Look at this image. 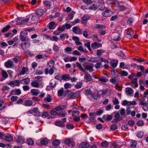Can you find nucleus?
<instances>
[{"instance_id": "5fc2aeb1", "label": "nucleus", "mask_w": 148, "mask_h": 148, "mask_svg": "<svg viewBox=\"0 0 148 148\" xmlns=\"http://www.w3.org/2000/svg\"><path fill=\"white\" fill-rule=\"evenodd\" d=\"M32 111L34 112V113H36L37 114L38 113V116H39L41 115V113L38 111V108H33L32 109Z\"/></svg>"}, {"instance_id": "b1692460", "label": "nucleus", "mask_w": 148, "mask_h": 148, "mask_svg": "<svg viewBox=\"0 0 148 148\" xmlns=\"http://www.w3.org/2000/svg\"><path fill=\"white\" fill-rule=\"evenodd\" d=\"M31 92L33 95L37 96L40 92V91L38 89H33L31 90Z\"/></svg>"}, {"instance_id": "f8f14e48", "label": "nucleus", "mask_w": 148, "mask_h": 148, "mask_svg": "<svg viewBox=\"0 0 148 148\" xmlns=\"http://www.w3.org/2000/svg\"><path fill=\"white\" fill-rule=\"evenodd\" d=\"M51 113L52 115H55L56 114H57L60 116L61 117H63L66 114L65 113L63 112L62 113H61V112L58 113L55 111L54 110H51Z\"/></svg>"}, {"instance_id": "338daca9", "label": "nucleus", "mask_w": 148, "mask_h": 148, "mask_svg": "<svg viewBox=\"0 0 148 148\" xmlns=\"http://www.w3.org/2000/svg\"><path fill=\"white\" fill-rule=\"evenodd\" d=\"M65 25H63L62 27H59L58 28V30L62 32H63L65 30Z\"/></svg>"}, {"instance_id": "0eeeda50", "label": "nucleus", "mask_w": 148, "mask_h": 148, "mask_svg": "<svg viewBox=\"0 0 148 148\" xmlns=\"http://www.w3.org/2000/svg\"><path fill=\"white\" fill-rule=\"evenodd\" d=\"M25 42L21 43V48L23 50L25 49L29 48L30 46V43L29 40Z\"/></svg>"}, {"instance_id": "4be33fe9", "label": "nucleus", "mask_w": 148, "mask_h": 148, "mask_svg": "<svg viewBox=\"0 0 148 148\" xmlns=\"http://www.w3.org/2000/svg\"><path fill=\"white\" fill-rule=\"evenodd\" d=\"M29 19V18L28 17H26L25 18H21L19 20V21L21 24H25L28 22Z\"/></svg>"}, {"instance_id": "6e6d98bb", "label": "nucleus", "mask_w": 148, "mask_h": 148, "mask_svg": "<svg viewBox=\"0 0 148 148\" xmlns=\"http://www.w3.org/2000/svg\"><path fill=\"white\" fill-rule=\"evenodd\" d=\"M27 144L30 145H32L34 144V141L31 138H29L27 140Z\"/></svg>"}, {"instance_id": "7ed1b4c3", "label": "nucleus", "mask_w": 148, "mask_h": 148, "mask_svg": "<svg viewBox=\"0 0 148 148\" xmlns=\"http://www.w3.org/2000/svg\"><path fill=\"white\" fill-rule=\"evenodd\" d=\"M4 66L7 68H12L14 66V64L12 61L8 59L4 64Z\"/></svg>"}, {"instance_id": "5701e85b", "label": "nucleus", "mask_w": 148, "mask_h": 148, "mask_svg": "<svg viewBox=\"0 0 148 148\" xmlns=\"http://www.w3.org/2000/svg\"><path fill=\"white\" fill-rule=\"evenodd\" d=\"M118 63V61L117 60H113L110 62V65L113 68L116 67Z\"/></svg>"}, {"instance_id": "f03ea898", "label": "nucleus", "mask_w": 148, "mask_h": 148, "mask_svg": "<svg viewBox=\"0 0 148 148\" xmlns=\"http://www.w3.org/2000/svg\"><path fill=\"white\" fill-rule=\"evenodd\" d=\"M93 64L92 63L85 62L83 64V66L86 70L90 72H92L93 71Z\"/></svg>"}, {"instance_id": "8fccbe9b", "label": "nucleus", "mask_w": 148, "mask_h": 148, "mask_svg": "<svg viewBox=\"0 0 148 148\" xmlns=\"http://www.w3.org/2000/svg\"><path fill=\"white\" fill-rule=\"evenodd\" d=\"M36 14L39 16H42L43 14V10H42L38 9L36 12Z\"/></svg>"}, {"instance_id": "473e14b6", "label": "nucleus", "mask_w": 148, "mask_h": 148, "mask_svg": "<svg viewBox=\"0 0 148 148\" xmlns=\"http://www.w3.org/2000/svg\"><path fill=\"white\" fill-rule=\"evenodd\" d=\"M76 66L78 68L79 70L84 73L85 72V70H84L82 67L81 66V64L79 63L78 62H77L76 63Z\"/></svg>"}, {"instance_id": "49530a36", "label": "nucleus", "mask_w": 148, "mask_h": 148, "mask_svg": "<svg viewBox=\"0 0 148 148\" xmlns=\"http://www.w3.org/2000/svg\"><path fill=\"white\" fill-rule=\"evenodd\" d=\"M1 75L3 77L5 78H6L8 77V74L6 71L4 70L1 71Z\"/></svg>"}, {"instance_id": "9b49d317", "label": "nucleus", "mask_w": 148, "mask_h": 148, "mask_svg": "<svg viewBox=\"0 0 148 148\" xmlns=\"http://www.w3.org/2000/svg\"><path fill=\"white\" fill-rule=\"evenodd\" d=\"M125 92L127 95L130 96L133 94L134 91L132 88L127 87L125 89Z\"/></svg>"}, {"instance_id": "f704fd0d", "label": "nucleus", "mask_w": 148, "mask_h": 148, "mask_svg": "<svg viewBox=\"0 0 148 148\" xmlns=\"http://www.w3.org/2000/svg\"><path fill=\"white\" fill-rule=\"evenodd\" d=\"M80 146L84 148H87L89 146L90 144L87 142H83L81 143Z\"/></svg>"}, {"instance_id": "864d4df0", "label": "nucleus", "mask_w": 148, "mask_h": 148, "mask_svg": "<svg viewBox=\"0 0 148 148\" xmlns=\"http://www.w3.org/2000/svg\"><path fill=\"white\" fill-rule=\"evenodd\" d=\"M121 76H126L128 75L127 72L125 71H121L120 73Z\"/></svg>"}, {"instance_id": "4c0bfd02", "label": "nucleus", "mask_w": 148, "mask_h": 148, "mask_svg": "<svg viewBox=\"0 0 148 148\" xmlns=\"http://www.w3.org/2000/svg\"><path fill=\"white\" fill-rule=\"evenodd\" d=\"M43 3L46 6L49 7V8L51 5L50 1H49L45 0L43 1Z\"/></svg>"}, {"instance_id": "c85d7f7f", "label": "nucleus", "mask_w": 148, "mask_h": 148, "mask_svg": "<svg viewBox=\"0 0 148 148\" xmlns=\"http://www.w3.org/2000/svg\"><path fill=\"white\" fill-rule=\"evenodd\" d=\"M30 79L29 78L24 79L20 81V83L23 84H27L29 83Z\"/></svg>"}, {"instance_id": "c756f323", "label": "nucleus", "mask_w": 148, "mask_h": 148, "mask_svg": "<svg viewBox=\"0 0 148 148\" xmlns=\"http://www.w3.org/2000/svg\"><path fill=\"white\" fill-rule=\"evenodd\" d=\"M45 71L46 74L49 73L50 75H52L54 71L52 69H51L49 70V69L47 68L45 69Z\"/></svg>"}, {"instance_id": "052dcab7", "label": "nucleus", "mask_w": 148, "mask_h": 148, "mask_svg": "<svg viewBox=\"0 0 148 148\" xmlns=\"http://www.w3.org/2000/svg\"><path fill=\"white\" fill-rule=\"evenodd\" d=\"M72 87V85L68 83H66L64 85V87L65 89L71 88Z\"/></svg>"}, {"instance_id": "bf43d9fd", "label": "nucleus", "mask_w": 148, "mask_h": 148, "mask_svg": "<svg viewBox=\"0 0 148 148\" xmlns=\"http://www.w3.org/2000/svg\"><path fill=\"white\" fill-rule=\"evenodd\" d=\"M101 145L103 147H107L109 145L108 143L106 141H105L102 142L101 144Z\"/></svg>"}, {"instance_id": "a878e982", "label": "nucleus", "mask_w": 148, "mask_h": 148, "mask_svg": "<svg viewBox=\"0 0 148 148\" xmlns=\"http://www.w3.org/2000/svg\"><path fill=\"white\" fill-rule=\"evenodd\" d=\"M112 117V116L111 115H104L103 116V118L105 120L109 121L111 120Z\"/></svg>"}, {"instance_id": "bb28decb", "label": "nucleus", "mask_w": 148, "mask_h": 148, "mask_svg": "<svg viewBox=\"0 0 148 148\" xmlns=\"http://www.w3.org/2000/svg\"><path fill=\"white\" fill-rule=\"evenodd\" d=\"M111 73L112 75H114L116 77H117L119 76L118 71L114 69H113L111 70Z\"/></svg>"}, {"instance_id": "6ab92c4d", "label": "nucleus", "mask_w": 148, "mask_h": 148, "mask_svg": "<svg viewBox=\"0 0 148 148\" xmlns=\"http://www.w3.org/2000/svg\"><path fill=\"white\" fill-rule=\"evenodd\" d=\"M114 117L116 119L112 121L113 122H118L122 119V118L120 117V115L118 113H116Z\"/></svg>"}, {"instance_id": "c03bdc74", "label": "nucleus", "mask_w": 148, "mask_h": 148, "mask_svg": "<svg viewBox=\"0 0 148 148\" xmlns=\"http://www.w3.org/2000/svg\"><path fill=\"white\" fill-rule=\"evenodd\" d=\"M82 83L81 82H80L77 84L75 86V87L77 89H80L83 86Z\"/></svg>"}, {"instance_id": "9d476101", "label": "nucleus", "mask_w": 148, "mask_h": 148, "mask_svg": "<svg viewBox=\"0 0 148 148\" xmlns=\"http://www.w3.org/2000/svg\"><path fill=\"white\" fill-rule=\"evenodd\" d=\"M102 44L100 43H98L97 42L92 43L91 45V47L94 49H95L102 47Z\"/></svg>"}, {"instance_id": "79ce46f5", "label": "nucleus", "mask_w": 148, "mask_h": 148, "mask_svg": "<svg viewBox=\"0 0 148 148\" xmlns=\"http://www.w3.org/2000/svg\"><path fill=\"white\" fill-rule=\"evenodd\" d=\"M44 101H46L48 102H50L51 101V97L50 95H48L47 97L44 99Z\"/></svg>"}, {"instance_id": "cd10ccee", "label": "nucleus", "mask_w": 148, "mask_h": 148, "mask_svg": "<svg viewBox=\"0 0 148 148\" xmlns=\"http://www.w3.org/2000/svg\"><path fill=\"white\" fill-rule=\"evenodd\" d=\"M24 138L21 136H19L16 139L17 142L19 143H23L25 141Z\"/></svg>"}, {"instance_id": "0e129e2a", "label": "nucleus", "mask_w": 148, "mask_h": 148, "mask_svg": "<svg viewBox=\"0 0 148 148\" xmlns=\"http://www.w3.org/2000/svg\"><path fill=\"white\" fill-rule=\"evenodd\" d=\"M131 147H136V141L135 140H133L131 142Z\"/></svg>"}, {"instance_id": "aec40b11", "label": "nucleus", "mask_w": 148, "mask_h": 148, "mask_svg": "<svg viewBox=\"0 0 148 148\" xmlns=\"http://www.w3.org/2000/svg\"><path fill=\"white\" fill-rule=\"evenodd\" d=\"M40 143L42 145H46L48 143V140L46 138H42L40 139Z\"/></svg>"}, {"instance_id": "72a5a7b5", "label": "nucleus", "mask_w": 148, "mask_h": 148, "mask_svg": "<svg viewBox=\"0 0 148 148\" xmlns=\"http://www.w3.org/2000/svg\"><path fill=\"white\" fill-rule=\"evenodd\" d=\"M113 39L116 41H120L121 39L120 34L119 33H116L113 37Z\"/></svg>"}, {"instance_id": "393cba45", "label": "nucleus", "mask_w": 148, "mask_h": 148, "mask_svg": "<svg viewBox=\"0 0 148 148\" xmlns=\"http://www.w3.org/2000/svg\"><path fill=\"white\" fill-rule=\"evenodd\" d=\"M33 101L29 100H26L23 104L24 106H29L32 105Z\"/></svg>"}, {"instance_id": "ea45409f", "label": "nucleus", "mask_w": 148, "mask_h": 148, "mask_svg": "<svg viewBox=\"0 0 148 148\" xmlns=\"http://www.w3.org/2000/svg\"><path fill=\"white\" fill-rule=\"evenodd\" d=\"M49 40L57 42L59 39V38L55 36H50L49 38Z\"/></svg>"}, {"instance_id": "09e8293b", "label": "nucleus", "mask_w": 148, "mask_h": 148, "mask_svg": "<svg viewBox=\"0 0 148 148\" xmlns=\"http://www.w3.org/2000/svg\"><path fill=\"white\" fill-rule=\"evenodd\" d=\"M136 136L139 138H142L144 135V133L141 131L137 132L136 134Z\"/></svg>"}, {"instance_id": "4d7b16f0", "label": "nucleus", "mask_w": 148, "mask_h": 148, "mask_svg": "<svg viewBox=\"0 0 148 148\" xmlns=\"http://www.w3.org/2000/svg\"><path fill=\"white\" fill-rule=\"evenodd\" d=\"M12 60H13L15 63H18L20 60V57H18V58L14 57L12 58Z\"/></svg>"}, {"instance_id": "37998d69", "label": "nucleus", "mask_w": 148, "mask_h": 148, "mask_svg": "<svg viewBox=\"0 0 148 148\" xmlns=\"http://www.w3.org/2000/svg\"><path fill=\"white\" fill-rule=\"evenodd\" d=\"M28 69L27 68L25 67H23L22 70L20 73V75H23L25 74V72L28 71Z\"/></svg>"}, {"instance_id": "2f4dec72", "label": "nucleus", "mask_w": 148, "mask_h": 148, "mask_svg": "<svg viewBox=\"0 0 148 148\" xmlns=\"http://www.w3.org/2000/svg\"><path fill=\"white\" fill-rule=\"evenodd\" d=\"M98 7V6L97 4V3H93L90 7L89 8V9L90 10H95L97 9Z\"/></svg>"}, {"instance_id": "603ef678", "label": "nucleus", "mask_w": 148, "mask_h": 148, "mask_svg": "<svg viewBox=\"0 0 148 148\" xmlns=\"http://www.w3.org/2000/svg\"><path fill=\"white\" fill-rule=\"evenodd\" d=\"M31 85L34 87L38 88L39 87V84L36 82H33L31 83Z\"/></svg>"}, {"instance_id": "dca6fc26", "label": "nucleus", "mask_w": 148, "mask_h": 148, "mask_svg": "<svg viewBox=\"0 0 148 148\" xmlns=\"http://www.w3.org/2000/svg\"><path fill=\"white\" fill-rule=\"evenodd\" d=\"M134 33V32L130 29H128L127 30V34L126 35V37L128 38H131Z\"/></svg>"}, {"instance_id": "774afa93", "label": "nucleus", "mask_w": 148, "mask_h": 148, "mask_svg": "<svg viewBox=\"0 0 148 148\" xmlns=\"http://www.w3.org/2000/svg\"><path fill=\"white\" fill-rule=\"evenodd\" d=\"M144 124V123L143 121L140 120L137 123V125L139 126H143Z\"/></svg>"}, {"instance_id": "f3484780", "label": "nucleus", "mask_w": 148, "mask_h": 148, "mask_svg": "<svg viewBox=\"0 0 148 148\" xmlns=\"http://www.w3.org/2000/svg\"><path fill=\"white\" fill-rule=\"evenodd\" d=\"M72 39L75 41V44L77 45H80L82 44V43L79 41V39L78 37L73 36L72 37Z\"/></svg>"}, {"instance_id": "a19ab883", "label": "nucleus", "mask_w": 148, "mask_h": 148, "mask_svg": "<svg viewBox=\"0 0 148 148\" xmlns=\"http://www.w3.org/2000/svg\"><path fill=\"white\" fill-rule=\"evenodd\" d=\"M52 143L54 146H57L60 144V142L58 140L55 139L52 142Z\"/></svg>"}, {"instance_id": "2eb2a0df", "label": "nucleus", "mask_w": 148, "mask_h": 148, "mask_svg": "<svg viewBox=\"0 0 148 148\" xmlns=\"http://www.w3.org/2000/svg\"><path fill=\"white\" fill-rule=\"evenodd\" d=\"M97 4H98V6H99V7H100L99 9L101 10H103L105 8L104 2L103 0H99Z\"/></svg>"}, {"instance_id": "e433bc0d", "label": "nucleus", "mask_w": 148, "mask_h": 148, "mask_svg": "<svg viewBox=\"0 0 148 148\" xmlns=\"http://www.w3.org/2000/svg\"><path fill=\"white\" fill-rule=\"evenodd\" d=\"M98 80L99 81H100L101 82H107L108 79H107L106 78H105L104 76H102L100 77L99 79Z\"/></svg>"}, {"instance_id": "ddd939ff", "label": "nucleus", "mask_w": 148, "mask_h": 148, "mask_svg": "<svg viewBox=\"0 0 148 148\" xmlns=\"http://www.w3.org/2000/svg\"><path fill=\"white\" fill-rule=\"evenodd\" d=\"M13 139V136L12 135L7 134H6L4 139V140L8 142H11Z\"/></svg>"}, {"instance_id": "c9c22d12", "label": "nucleus", "mask_w": 148, "mask_h": 148, "mask_svg": "<svg viewBox=\"0 0 148 148\" xmlns=\"http://www.w3.org/2000/svg\"><path fill=\"white\" fill-rule=\"evenodd\" d=\"M48 64L49 68H53L55 64V62L54 60H50L48 62Z\"/></svg>"}, {"instance_id": "4468645a", "label": "nucleus", "mask_w": 148, "mask_h": 148, "mask_svg": "<svg viewBox=\"0 0 148 148\" xmlns=\"http://www.w3.org/2000/svg\"><path fill=\"white\" fill-rule=\"evenodd\" d=\"M90 16L88 14H85L82 18V23L85 24L87 22V20L90 19Z\"/></svg>"}, {"instance_id": "58836bf2", "label": "nucleus", "mask_w": 148, "mask_h": 148, "mask_svg": "<svg viewBox=\"0 0 148 148\" xmlns=\"http://www.w3.org/2000/svg\"><path fill=\"white\" fill-rule=\"evenodd\" d=\"M66 107L64 105L59 106L56 108V110L57 111L62 110L66 108Z\"/></svg>"}, {"instance_id": "13d9d810", "label": "nucleus", "mask_w": 148, "mask_h": 148, "mask_svg": "<svg viewBox=\"0 0 148 148\" xmlns=\"http://www.w3.org/2000/svg\"><path fill=\"white\" fill-rule=\"evenodd\" d=\"M66 36V38H68V36L67 35V34L66 33L64 34H61L60 35V38L63 39L64 40L65 39V37Z\"/></svg>"}, {"instance_id": "69168bd1", "label": "nucleus", "mask_w": 148, "mask_h": 148, "mask_svg": "<svg viewBox=\"0 0 148 148\" xmlns=\"http://www.w3.org/2000/svg\"><path fill=\"white\" fill-rule=\"evenodd\" d=\"M112 101L114 105L117 104L119 103L118 99L116 98H114L112 100Z\"/></svg>"}, {"instance_id": "20e7f679", "label": "nucleus", "mask_w": 148, "mask_h": 148, "mask_svg": "<svg viewBox=\"0 0 148 148\" xmlns=\"http://www.w3.org/2000/svg\"><path fill=\"white\" fill-rule=\"evenodd\" d=\"M72 31L76 34L81 35L82 33L83 30L77 26H76L73 28Z\"/></svg>"}, {"instance_id": "3c124183", "label": "nucleus", "mask_w": 148, "mask_h": 148, "mask_svg": "<svg viewBox=\"0 0 148 148\" xmlns=\"http://www.w3.org/2000/svg\"><path fill=\"white\" fill-rule=\"evenodd\" d=\"M120 114L122 116H125L126 115L125 114V109L121 108L120 110Z\"/></svg>"}, {"instance_id": "a18cd8bd", "label": "nucleus", "mask_w": 148, "mask_h": 148, "mask_svg": "<svg viewBox=\"0 0 148 148\" xmlns=\"http://www.w3.org/2000/svg\"><path fill=\"white\" fill-rule=\"evenodd\" d=\"M55 124L56 126L62 127L63 126L64 123L62 121H59L56 122Z\"/></svg>"}, {"instance_id": "39448f33", "label": "nucleus", "mask_w": 148, "mask_h": 148, "mask_svg": "<svg viewBox=\"0 0 148 148\" xmlns=\"http://www.w3.org/2000/svg\"><path fill=\"white\" fill-rule=\"evenodd\" d=\"M112 14V12L108 10L107 8H106V10L102 13V15L105 17L110 16Z\"/></svg>"}, {"instance_id": "e2e57ef3", "label": "nucleus", "mask_w": 148, "mask_h": 148, "mask_svg": "<svg viewBox=\"0 0 148 148\" xmlns=\"http://www.w3.org/2000/svg\"><path fill=\"white\" fill-rule=\"evenodd\" d=\"M62 78L63 80H66L68 79H70L69 75L66 74L62 75Z\"/></svg>"}, {"instance_id": "412c9836", "label": "nucleus", "mask_w": 148, "mask_h": 148, "mask_svg": "<svg viewBox=\"0 0 148 148\" xmlns=\"http://www.w3.org/2000/svg\"><path fill=\"white\" fill-rule=\"evenodd\" d=\"M20 39L22 41H28L29 40V38L27 36L25 35H20Z\"/></svg>"}, {"instance_id": "de8ad7c7", "label": "nucleus", "mask_w": 148, "mask_h": 148, "mask_svg": "<svg viewBox=\"0 0 148 148\" xmlns=\"http://www.w3.org/2000/svg\"><path fill=\"white\" fill-rule=\"evenodd\" d=\"M31 30V29H27L25 30L22 31L20 33V35H22L26 36L27 34V31H30Z\"/></svg>"}, {"instance_id": "6e6552de", "label": "nucleus", "mask_w": 148, "mask_h": 148, "mask_svg": "<svg viewBox=\"0 0 148 148\" xmlns=\"http://www.w3.org/2000/svg\"><path fill=\"white\" fill-rule=\"evenodd\" d=\"M65 143L70 147H73L75 145V143L73 140L70 139L66 140L65 141Z\"/></svg>"}, {"instance_id": "f257e3e1", "label": "nucleus", "mask_w": 148, "mask_h": 148, "mask_svg": "<svg viewBox=\"0 0 148 148\" xmlns=\"http://www.w3.org/2000/svg\"><path fill=\"white\" fill-rule=\"evenodd\" d=\"M79 92H76L73 93L71 90H67L66 91L65 95L64 96H67L68 99H75L77 98L79 95Z\"/></svg>"}, {"instance_id": "680f3d73", "label": "nucleus", "mask_w": 148, "mask_h": 148, "mask_svg": "<svg viewBox=\"0 0 148 148\" xmlns=\"http://www.w3.org/2000/svg\"><path fill=\"white\" fill-rule=\"evenodd\" d=\"M111 147L112 148H120V146L116 143H112Z\"/></svg>"}, {"instance_id": "7c9ffc66", "label": "nucleus", "mask_w": 148, "mask_h": 148, "mask_svg": "<svg viewBox=\"0 0 148 148\" xmlns=\"http://www.w3.org/2000/svg\"><path fill=\"white\" fill-rule=\"evenodd\" d=\"M84 78L88 81H90L92 79L90 75L88 73H85V74Z\"/></svg>"}, {"instance_id": "1a4fd4ad", "label": "nucleus", "mask_w": 148, "mask_h": 148, "mask_svg": "<svg viewBox=\"0 0 148 148\" xmlns=\"http://www.w3.org/2000/svg\"><path fill=\"white\" fill-rule=\"evenodd\" d=\"M21 94V91L19 89L16 90H12L10 93L9 95L11 96L13 95H18Z\"/></svg>"}, {"instance_id": "a211bd4d", "label": "nucleus", "mask_w": 148, "mask_h": 148, "mask_svg": "<svg viewBox=\"0 0 148 148\" xmlns=\"http://www.w3.org/2000/svg\"><path fill=\"white\" fill-rule=\"evenodd\" d=\"M57 24L54 22H51L49 23L48 26L49 29H53L57 26Z\"/></svg>"}, {"instance_id": "423d86ee", "label": "nucleus", "mask_w": 148, "mask_h": 148, "mask_svg": "<svg viewBox=\"0 0 148 148\" xmlns=\"http://www.w3.org/2000/svg\"><path fill=\"white\" fill-rule=\"evenodd\" d=\"M20 84V81L19 80H15L14 81L10 82L8 84L12 87L19 86Z\"/></svg>"}]
</instances>
